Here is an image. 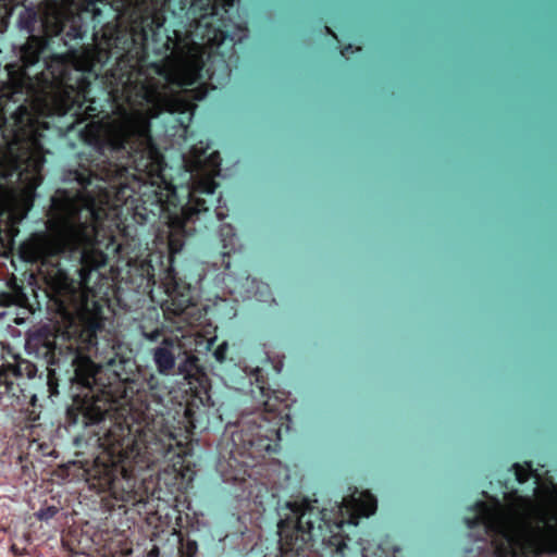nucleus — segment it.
<instances>
[{
    "mask_svg": "<svg viewBox=\"0 0 557 557\" xmlns=\"http://www.w3.org/2000/svg\"><path fill=\"white\" fill-rule=\"evenodd\" d=\"M207 71L209 72V77H210V79H211V81H213V79H214V75H215V73H214V72H211L210 67H209Z\"/></svg>",
    "mask_w": 557,
    "mask_h": 557,
    "instance_id": "nucleus-37",
    "label": "nucleus"
},
{
    "mask_svg": "<svg viewBox=\"0 0 557 557\" xmlns=\"http://www.w3.org/2000/svg\"><path fill=\"white\" fill-rule=\"evenodd\" d=\"M182 311H183V307H180V308L176 309L177 313H181Z\"/></svg>",
    "mask_w": 557,
    "mask_h": 557,
    "instance_id": "nucleus-39",
    "label": "nucleus"
},
{
    "mask_svg": "<svg viewBox=\"0 0 557 557\" xmlns=\"http://www.w3.org/2000/svg\"><path fill=\"white\" fill-rule=\"evenodd\" d=\"M188 171L194 178L193 188L189 191V200L182 207V219H177L180 226L185 227L188 222L198 219L201 212L208 210L206 199L200 195H213L216 188L214 177L220 174L221 158L218 151L205 156V150L193 147L189 151V158L186 160Z\"/></svg>",
    "mask_w": 557,
    "mask_h": 557,
    "instance_id": "nucleus-8",
    "label": "nucleus"
},
{
    "mask_svg": "<svg viewBox=\"0 0 557 557\" xmlns=\"http://www.w3.org/2000/svg\"><path fill=\"white\" fill-rule=\"evenodd\" d=\"M512 468L515 470L516 479L519 483H524L528 481L530 475L532 474L531 467L528 465V468H523L519 463L512 465Z\"/></svg>",
    "mask_w": 557,
    "mask_h": 557,
    "instance_id": "nucleus-21",
    "label": "nucleus"
},
{
    "mask_svg": "<svg viewBox=\"0 0 557 557\" xmlns=\"http://www.w3.org/2000/svg\"><path fill=\"white\" fill-rule=\"evenodd\" d=\"M38 352L46 359L49 366H69L73 369L74 375L71 381L76 382L86 388H91L95 382V370L92 362L83 357L78 351L70 347H58L53 341L44 339Z\"/></svg>",
    "mask_w": 557,
    "mask_h": 557,
    "instance_id": "nucleus-11",
    "label": "nucleus"
},
{
    "mask_svg": "<svg viewBox=\"0 0 557 557\" xmlns=\"http://www.w3.org/2000/svg\"><path fill=\"white\" fill-rule=\"evenodd\" d=\"M198 552V544L194 540H186L181 543L180 555L181 557H195Z\"/></svg>",
    "mask_w": 557,
    "mask_h": 557,
    "instance_id": "nucleus-19",
    "label": "nucleus"
},
{
    "mask_svg": "<svg viewBox=\"0 0 557 557\" xmlns=\"http://www.w3.org/2000/svg\"><path fill=\"white\" fill-rule=\"evenodd\" d=\"M59 512L58 507L55 506H45L41 507L36 513L35 517L40 521H48L52 519Z\"/></svg>",
    "mask_w": 557,
    "mask_h": 557,
    "instance_id": "nucleus-20",
    "label": "nucleus"
},
{
    "mask_svg": "<svg viewBox=\"0 0 557 557\" xmlns=\"http://www.w3.org/2000/svg\"><path fill=\"white\" fill-rule=\"evenodd\" d=\"M5 315V312L3 310H0V319H2Z\"/></svg>",
    "mask_w": 557,
    "mask_h": 557,
    "instance_id": "nucleus-38",
    "label": "nucleus"
},
{
    "mask_svg": "<svg viewBox=\"0 0 557 557\" xmlns=\"http://www.w3.org/2000/svg\"><path fill=\"white\" fill-rule=\"evenodd\" d=\"M227 350V343L223 342L220 344L216 349L214 350V357L218 361L222 362L225 359V354Z\"/></svg>",
    "mask_w": 557,
    "mask_h": 557,
    "instance_id": "nucleus-23",
    "label": "nucleus"
},
{
    "mask_svg": "<svg viewBox=\"0 0 557 557\" xmlns=\"http://www.w3.org/2000/svg\"><path fill=\"white\" fill-rule=\"evenodd\" d=\"M162 335V331L159 327L150 332H143V336L149 342H157Z\"/></svg>",
    "mask_w": 557,
    "mask_h": 557,
    "instance_id": "nucleus-24",
    "label": "nucleus"
},
{
    "mask_svg": "<svg viewBox=\"0 0 557 557\" xmlns=\"http://www.w3.org/2000/svg\"><path fill=\"white\" fill-rule=\"evenodd\" d=\"M124 13H129L133 41L141 40L145 53L161 55L160 63H151V72L158 78L146 90V99L157 113L177 112L184 107L174 87L194 84L201 76L206 60L214 49L230 39L242 42L248 37V28L239 23L225 20L220 14L221 0H185L190 3L187 12L189 28L183 34L178 29L172 34L163 27L161 10L171 0H119Z\"/></svg>",
    "mask_w": 557,
    "mask_h": 557,
    "instance_id": "nucleus-1",
    "label": "nucleus"
},
{
    "mask_svg": "<svg viewBox=\"0 0 557 557\" xmlns=\"http://www.w3.org/2000/svg\"><path fill=\"white\" fill-rule=\"evenodd\" d=\"M106 417V411L99 407H87L84 412V423L94 425L100 423Z\"/></svg>",
    "mask_w": 557,
    "mask_h": 557,
    "instance_id": "nucleus-17",
    "label": "nucleus"
},
{
    "mask_svg": "<svg viewBox=\"0 0 557 557\" xmlns=\"http://www.w3.org/2000/svg\"><path fill=\"white\" fill-rule=\"evenodd\" d=\"M11 88H0V178L8 183H26L35 188L41 181L46 159L38 116L48 104L21 103Z\"/></svg>",
    "mask_w": 557,
    "mask_h": 557,
    "instance_id": "nucleus-5",
    "label": "nucleus"
},
{
    "mask_svg": "<svg viewBox=\"0 0 557 557\" xmlns=\"http://www.w3.org/2000/svg\"><path fill=\"white\" fill-rule=\"evenodd\" d=\"M17 27L28 34L21 55L24 73L28 78H35L42 89L85 91L89 83L83 73H95L98 76L97 67L104 65L112 57V52L104 49L86 48L73 57L74 69L71 70L61 57L41 58L48 46L47 25L34 8L23 7L18 13Z\"/></svg>",
    "mask_w": 557,
    "mask_h": 557,
    "instance_id": "nucleus-6",
    "label": "nucleus"
},
{
    "mask_svg": "<svg viewBox=\"0 0 557 557\" xmlns=\"http://www.w3.org/2000/svg\"><path fill=\"white\" fill-rule=\"evenodd\" d=\"M221 66H222L223 78L228 77L230 76V70H228V66L224 63V61L221 62Z\"/></svg>",
    "mask_w": 557,
    "mask_h": 557,
    "instance_id": "nucleus-30",
    "label": "nucleus"
},
{
    "mask_svg": "<svg viewBox=\"0 0 557 557\" xmlns=\"http://www.w3.org/2000/svg\"><path fill=\"white\" fill-rule=\"evenodd\" d=\"M66 36L71 39H77L83 37V32L81 28H77L75 26L71 27V29L66 33Z\"/></svg>",
    "mask_w": 557,
    "mask_h": 557,
    "instance_id": "nucleus-27",
    "label": "nucleus"
},
{
    "mask_svg": "<svg viewBox=\"0 0 557 557\" xmlns=\"http://www.w3.org/2000/svg\"><path fill=\"white\" fill-rule=\"evenodd\" d=\"M96 146L104 158L124 160L121 165L110 164L109 169L100 174L102 181L111 180L121 168L133 166L136 171L149 175L161 169L162 156L152 144L150 122L144 115L123 116L96 139Z\"/></svg>",
    "mask_w": 557,
    "mask_h": 557,
    "instance_id": "nucleus-7",
    "label": "nucleus"
},
{
    "mask_svg": "<svg viewBox=\"0 0 557 557\" xmlns=\"http://www.w3.org/2000/svg\"><path fill=\"white\" fill-rule=\"evenodd\" d=\"M232 7H233V0H224L223 1V11H224V13H227L228 12L227 8H232Z\"/></svg>",
    "mask_w": 557,
    "mask_h": 557,
    "instance_id": "nucleus-31",
    "label": "nucleus"
},
{
    "mask_svg": "<svg viewBox=\"0 0 557 557\" xmlns=\"http://www.w3.org/2000/svg\"><path fill=\"white\" fill-rule=\"evenodd\" d=\"M336 510L343 513L345 509L348 515L346 521L344 517L332 520L331 512L327 509L320 510L309 502H286L280 508L281 517L277 523L278 545L283 555H300L307 548L314 546L320 542L330 548L331 553H336L344 557V550L348 547L350 541L348 535H343L345 523L357 525V517H369L376 510V499L369 493L354 494L344 497L341 504L336 503Z\"/></svg>",
    "mask_w": 557,
    "mask_h": 557,
    "instance_id": "nucleus-4",
    "label": "nucleus"
},
{
    "mask_svg": "<svg viewBox=\"0 0 557 557\" xmlns=\"http://www.w3.org/2000/svg\"><path fill=\"white\" fill-rule=\"evenodd\" d=\"M117 39H119V38L116 37V38L114 39V42H112V40H113V39H112V38H109V39H108V41H107V46H108L109 48H111L113 45L116 47V46H117V44H116Z\"/></svg>",
    "mask_w": 557,
    "mask_h": 557,
    "instance_id": "nucleus-34",
    "label": "nucleus"
},
{
    "mask_svg": "<svg viewBox=\"0 0 557 557\" xmlns=\"http://www.w3.org/2000/svg\"><path fill=\"white\" fill-rule=\"evenodd\" d=\"M54 373H55L54 369H50L49 370V385H50V388H52L51 379L54 375Z\"/></svg>",
    "mask_w": 557,
    "mask_h": 557,
    "instance_id": "nucleus-35",
    "label": "nucleus"
},
{
    "mask_svg": "<svg viewBox=\"0 0 557 557\" xmlns=\"http://www.w3.org/2000/svg\"><path fill=\"white\" fill-rule=\"evenodd\" d=\"M156 380H157V379H156V376H154L153 374H151V375H150V377H149V380H148V384H149V386H150V387H153V384H152V383H153Z\"/></svg>",
    "mask_w": 557,
    "mask_h": 557,
    "instance_id": "nucleus-36",
    "label": "nucleus"
},
{
    "mask_svg": "<svg viewBox=\"0 0 557 557\" xmlns=\"http://www.w3.org/2000/svg\"><path fill=\"white\" fill-rule=\"evenodd\" d=\"M151 357L159 374H172L176 364L174 341L170 337H164L161 344L151 350Z\"/></svg>",
    "mask_w": 557,
    "mask_h": 557,
    "instance_id": "nucleus-15",
    "label": "nucleus"
},
{
    "mask_svg": "<svg viewBox=\"0 0 557 557\" xmlns=\"http://www.w3.org/2000/svg\"><path fill=\"white\" fill-rule=\"evenodd\" d=\"M13 10L14 7L9 2V0H0V26H8Z\"/></svg>",
    "mask_w": 557,
    "mask_h": 557,
    "instance_id": "nucleus-18",
    "label": "nucleus"
},
{
    "mask_svg": "<svg viewBox=\"0 0 557 557\" xmlns=\"http://www.w3.org/2000/svg\"><path fill=\"white\" fill-rule=\"evenodd\" d=\"M357 50H359V48L354 49L352 45H348L343 48V50L341 51V54L343 57H347L348 53H354Z\"/></svg>",
    "mask_w": 557,
    "mask_h": 557,
    "instance_id": "nucleus-29",
    "label": "nucleus"
},
{
    "mask_svg": "<svg viewBox=\"0 0 557 557\" xmlns=\"http://www.w3.org/2000/svg\"><path fill=\"white\" fill-rule=\"evenodd\" d=\"M14 304V298L9 293H1L0 294V309L11 306Z\"/></svg>",
    "mask_w": 557,
    "mask_h": 557,
    "instance_id": "nucleus-26",
    "label": "nucleus"
},
{
    "mask_svg": "<svg viewBox=\"0 0 557 557\" xmlns=\"http://www.w3.org/2000/svg\"><path fill=\"white\" fill-rule=\"evenodd\" d=\"M70 176L69 180L76 181L83 187L90 184V177L83 172L74 171L70 173Z\"/></svg>",
    "mask_w": 557,
    "mask_h": 557,
    "instance_id": "nucleus-22",
    "label": "nucleus"
},
{
    "mask_svg": "<svg viewBox=\"0 0 557 557\" xmlns=\"http://www.w3.org/2000/svg\"><path fill=\"white\" fill-rule=\"evenodd\" d=\"M86 482L97 493H110L117 500L128 502L132 498L133 480L124 469L101 461L99 458L86 469Z\"/></svg>",
    "mask_w": 557,
    "mask_h": 557,
    "instance_id": "nucleus-10",
    "label": "nucleus"
},
{
    "mask_svg": "<svg viewBox=\"0 0 557 557\" xmlns=\"http://www.w3.org/2000/svg\"><path fill=\"white\" fill-rule=\"evenodd\" d=\"M89 5L95 15L99 14V9L96 8L95 1H90Z\"/></svg>",
    "mask_w": 557,
    "mask_h": 557,
    "instance_id": "nucleus-33",
    "label": "nucleus"
},
{
    "mask_svg": "<svg viewBox=\"0 0 557 557\" xmlns=\"http://www.w3.org/2000/svg\"><path fill=\"white\" fill-rule=\"evenodd\" d=\"M199 359L195 355H187L184 360L178 363L177 374L184 377V381L196 393H207L209 387V377L200 368Z\"/></svg>",
    "mask_w": 557,
    "mask_h": 557,
    "instance_id": "nucleus-14",
    "label": "nucleus"
},
{
    "mask_svg": "<svg viewBox=\"0 0 557 557\" xmlns=\"http://www.w3.org/2000/svg\"><path fill=\"white\" fill-rule=\"evenodd\" d=\"M51 207L54 219L49 222V232L33 233L23 242L21 258L42 264H52L55 258L67 260L79 275L81 284L86 285L91 272L107 261L97 246L96 213L90 207L78 208L70 196L53 197Z\"/></svg>",
    "mask_w": 557,
    "mask_h": 557,
    "instance_id": "nucleus-3",
    "label": "nucleus"
},
{
    "mask_svg": "<svg viewBox=\"0 0 557 557\" xmlns=\"http://www.w3.org/2000/svg\"><path fill=\"white\" fill-rule=\"evenodd\" d=\"M302 500H304V499H301L300 502H302ZM306 500L308 502V499H306ZM309 503H310L312 506H314V504H317V500H313V503L309 500Z\"/></svg>",
    "mask_w": 557,
    "mask_h": 557,
    "instance_id": "nucleus-40",
    "label": "nucleus"
},
{
    "mask_svg": "<svg viewBox=\"0 0 557 557\" xmlns=\"http://www.w3.org/2000/svg\"><path fill=\"white\" fill-rule=\"evenodd\" d=\"M357 544L360 546L362 557H395L389 556L388 550L381 544H377L374 547L368 540L364 539H359Z\"/></svg>",
    "mask_w": 557,
    "mask_h": 557,
    "instance_id": "nucleus-16",
    "label": "nucleus"
},
{
    "mask_svg": "<svg viewBox=\"0 0 557 557\" xmlns=\"http://www.w3.org/2000/svg\"><path fill=\"white\" fill-rule=\"evenodd\" d=\"M225 285L236 298L247 299L251 297L262 298L268 292V285L251 277L246 271L228 274Z\"/></svg>",
    "mask_w": 557,
    "mask_h": 557,
    "instance_id": "nucleus-13",
    "label": "nucleus"
},
{
    "mask_svg": "<svg viewBox=\"0 0 557 557\" xmlns=\"http://www.w3.org/2000/svg\"><path fill=\"white\" fill-rule=\"evenodd\" d=\"M280 438L278 419L265 418L262 413L248 417L239 422V429L232 435L234 446L242 455L253 457L270 448L271 442Z\"/></svg>",
    "mask_w": 557,
    "mask_h": 557,
    "instance_id": "nucleus-9",
    "label": "nucleus"
},
{
    "mask_svg": "<svg viewBox=\"0 0 557 557\" xmlns=\"http://www.w3.org/2000/svg\"><path fill=\"white\" fill-rule=\"evenodd\" d=\"M218 207L215 208V215L218 220H223L226 218V212L224 211V208L226 207L225 201H223L222 197H219L218 199Z\"/></svg>",
    "mask_w": 557,
    "mask_h": 557,
    "instance_id": "nucleus-25",
    "label": "nucleus"
},
{
    "mask_svg": "<svg viewBox=\"0 0 557 557\" xmlns=\"http://www.w3.org/2000/svg\"><path fill=\"white\" fill-rule=\"evenodd\" d=\"M473 517L465 518L474 540L476 556L468 557H548L557 553V498L541 504L530 502L519 517L475 503Z\"/></svg>",
    "mask_w": 557,
    "mask_h": 557,
    "instance_id": "nucleus-2",
    "label": "nucleus"
},
{
    "mask_svg": "<svg viewBox=\"0 0 557 557\" xmlns=\"http://www.w3.org/2000/svg\"><path fill=\"white\" fill-rule=\"evenodd\" d=\"M33 207V197L28 194L9 199L0 208V239H13L18 234L17 225L27 216Z\"/></svg>",
    "mask_w": 557,
    "mask_h": 557,
    "instance_id": "nucleus-12",
    "label": "nucleus"
},
{
    "mask_svg": "<svg viewBox=\"0 0 557 557\" xmlns=\"http://www.w3.org/2000/svg\"><path fill=\"white\" fill-rule=\"evenodd\" d=\"M220 233L222 236H232L233 227L230 224H224L221 226Z\"/></svg>",
    "mask_w": 557,
    "mask_h": 557,
    "instance_id": "nucleus-28",
    "label": "nucleus"
},
{
    "mask_svg": "<svg viewBox=\"0 0 557 557\" xmlns=\"http://www.w3.org/2000/svg\"><path fill=\"white\" fill-rule=\"evenodd\" d=\"M273 367H274L275 371H276L277 373H280V372L282 371V368H283V362H282V361H277V362H275V363L273 364Z\"/></svg>",
    "mask_w": 557,
    "mask_h": 557,
    "instance_id": "nucleus-32",
    "label": "nucleus"
},
{
    "mask_svg": "<svg viewBox=\"0 0 557 557\" xmlns=\"http://www.w3.org/2000/svg\"><path fill=\"white\" fill-rule=\"evenodd\" d=\"M260 389H261V393L264 394V387L263 386H258Z\"/></svg>",
    "mask_w": 557,
    "mask_h": 557,
    "instance_id": "nucleus-41",
    "label": "nucleus"
}]
</instances>
